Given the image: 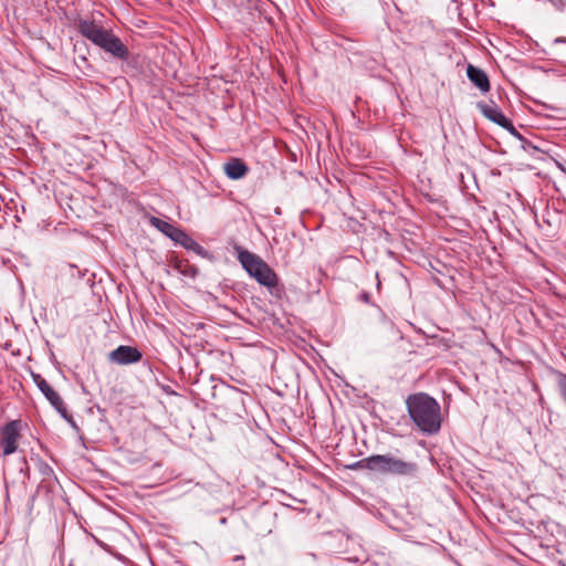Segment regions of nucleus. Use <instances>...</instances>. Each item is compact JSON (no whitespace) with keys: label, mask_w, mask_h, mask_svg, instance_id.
Here are the masks:
<instances>
[{"label":"nucleus","mask_w":566,"mask_h":566,"mask_svg":"<svg viewBox=\"0 0 566 566\" xmlns=\"http://www.w3.org/2000/svg\"><path fill=\"white\" fill-rule=\"evenodd\" d=\"M21 420H11L2 427L0 446L3 455H10L17 451L19 440L21 439Z\"/></svg>","instance_id":"4"},{"label":"nucleus","mask_w":566,"mask_h":566,"mask_svg":"<svg viewBox=\"0 0 566 566\" xmlns=\"http://www.w3.org/2000/svg\"><path fill=\"white\" fill-rule=\"evenodd\" d=\"M237 259L248 274L253 277L260 285L268 289L275 287L279 284L276 273L270 265L258 254L250 252L239 244H234Z\"/></svg>","instance_id":"3"},{"label":"nucleus","mask_w":566,"mask_h":566,"mask_svg":"<svg viewBox=\"0 0 566 566\" xmlns=\"http://www.w3.org/2000/svg\"><path fill=\"white\" fill-rule=\"evenodd\" d=\"M478 107L485 118L503 127L511 135L517 137L518 139H522V136L518 133V130L514 127L513 123L503 114V112L497 107V105H495L494 103H479Z\"/></svg>","instance_id":"5"},{"label":"nucleus","mask_w":566,"mask_h":566,"mask_svg":"<svg viewBox=\"0 0 566 566\" xmlns=\"http://www.w3.org/2000/svg\"><path fill=\"white\" fill-rule=\"evenodd\" d=\"M143 357L137 347L120 345L108 354V360L117 365H130L138 363Z\"/></svg>","instance_id":"7"},{"label":"nucleus","mask_w":566,"mask_h":566,"mask_svg":"<svg viewBox=\"0 0 566 566\" xmlns=\"http://www.w3.org/2000/svg\"><path fill=\"white\" fill-rule=\"evenodd\" d=\"M52 407L61 415L63 419H65L73 428L77 429V426L70 412L67 411L63 399L60 398V405H52Z\"/></svg>","instance_id":"15"},{"label":"nucleus","mask_w":566,"mask_h":566,"mask_svg":"<svg viewBox=\"0 0 566 566\" xmlns=\"http://www.w3.org/2000/svg\"><path fill=\"white\" fill-rule=\"evenodd\" d=\"M174 242L180 244L188 251L195 252L197 255L206 256L208 254L207 250L196 240H193L189 234H187L182 229H180L178 233H175Z\"/></svg>","instance_id":"10"},{"label":"nucleus","mask_w":566,"mask_h":566,"mask_svg":"<svg viewBox=\"0 0 566 566\" xmlns=\"http://www.w3.org/2000/svg\"><path fill=\"white\" fill-rule=\"evenodd\" d=\"M405 403L412 424L420 432L432 436L440 431L441 407L436 398L427 392H415L406 398Z\"/></svg>","instance_id":"1"},{"label":"nucleus","mask_w":566,"mask_h":566,"mask_svg":"<svg viewBox=\"0 0 566 566\" xmlns=\"http://www.w3.org/2000/svg\"><path fill=\"white\" fill-rule=\"evenodd\" d=\"M150 224L154 226L157 230L163 232L165 235H167L172 241L175 238V233H178V231L180 230V228L175 227L174 224H171L165 220H161L157 217L150 218Z\"/></svg>","instance_id":"13"},{"label":"nucleus","mask_w":566,"mask_h":566,"mask_svg":"<svg viewBox=\"0 0 566 566\" xmlns=\"http://www.w3.org/2000/svg\"><path fill=\"white\" fill-rule=\"evenodd\" d=\"M224 174L232 180L243 178L249 171L248 166L239 158H232L223 165Z\"/></svg>","instance_id":"11"},{"label":"nucleus","mask_w":566,"mask_h":566,"mask_svg":"<svg viewBox=\"0 0 566 566\" xmlns=\"http://www.w3.org/2000/svg\"><path fill=\"white\" fill-rule=\"evenodd\" d=\"M555 43H566V38H557L554 41Z\"/></svg>","instance_id":"17"},{"label":"nucleus","mask_w":566,"mask_h":566,"mask_svg":"<svg viewBox=\"0 0 566 566\" xmlns=\"http://www.w3.org/2000/svg\"><path fill=\"white\" fill-rule=\"evenodd\" d=\"M36 387L44 395L51 405H60V395L50 386V384L39 374H32Z\"/></svg>","instance_id":"12"},{"label":"nucleus","mask_w":566,"mask_h":566,"mask_svg":"<svg viewBox=\"0 0 566 566\" xmlns=\"http://www.w3.org/2000/svg\"><path fill=\"white\" fill-rule=\"evenodd\" d=\"M468 78L482 92L488 93L490 91L489 76L480 67L469 64L467 67Z\"/></svg>","instance_id":"9"},{"label":"nucleus","mask_w":566,"mask_h":566,"mask_svg":"<svg viewBox=\"0 0 566 566\" xmlns=\"http://www.w3.org/2000/svg\"><path fill=\"white\" fill-rule=\"evenodd\" d=\"M359 298L365 302V303H369L370 301V295L367 293V292H363L359 296Z\"/></svg>","instance_id":"16"},{"label":"nucleus","mask_w":566,"mask_h":566,"mask_svg":"<svg viewBox=\"0 0 566 566\" xmlns=\"http://www.w3.org/2000/svg\"><path fill=\"white\" fill-rule=\"evenodd\" d=\"M418 472L419 467L416 462L403 461L388 453L385 474L416 478Z\"/></svg>","instance_id":"6"},{"label":"nucleus","mask_w":566,"mask_h":566,"mask_svg":"<svg viewBox=\"0 0 566 566\" xmlns=\"http://www.w3.org/2000/svg\"><path fill=\"white\" fill-rule=\"evenodd\" d=\"M386 464H388V453L387 454H373L367 458H364V459L357 461L354 464V468L385 474L386 473Z\"/></svg>","instance_id":"8"},{"label":"nucleus","mask_w":566,"mask_h":566,"mask_svg":"<svg viewBox=\"0 0 566 566\" xmlns=\"http://www.w3.org/2000/svg\"><path fill=\"white\" fill-rule=\"evenodd\" d=\"M46 471H51V468L49 465H45Z\"/></svg>","instance_id":"18"},{"label":"nucleus","mask_w":566,"mask_h":566,"mask_svg":"<svg viewBox=\"0 0 566 566\" xmlns=\"http://www.w3.org/2000/svg\"><path fill=\"white\" fill-rule=\"evenodd\" d=\"M77 31L94 45L101 48L120 61L129 59V50L111 30L104 29L93 20L81 19L76 23Z\"/></svg>","instance_id":"2"},{"label":"nucleus","mask_w":566,"mask_h":566,"mask_svg":"<svg viewBox=\"0 0 566 566\" xmlns=\"http://www.w3.org/2000/svg\"><path fill=\"white\" fill-rule=\"evenodd\" d=\"M553 376L557 386L558 394L563 402L566 405V374L559 370H553Z\"/></svg>","instance_id":"14"}]
</instances>
